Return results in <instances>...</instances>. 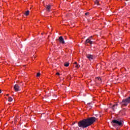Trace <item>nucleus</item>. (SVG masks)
<instances>
[{
	"instance_id": "f257e3e1",
	"label": "nucleus",
	"mask_w": 130,
	"mask_h": 130,
	"mask_svg": "<svg viewBox=\"0 0 130 130\" xmlns=\"http://www.w3.org/2000/svg\"><path fill=\"white\" fill-rule=\"evenodd\" d=\"M96 120L97 118L93 117L85 119L78 122V126L79 127L86 128V127H88V126L92 125V124H93Z\"/></svg>"
},
{
	"instance_id": "f03ea898",
	"label": "nucleus",
	"mask_w": 130,
	"mask_h": 130,
	"mask_svg": "<svg viewBox=\"0 0 130 130\" xmlns=\"http://www.w3.org/2000/svg\"><path fill=\"white\" fill-rule=\"evenodd\" d=\"M128 103H130V96L126 99L123 100L120 103V104L121 105V107H123V106H127Z\"/></svg>"
},
{
	"instance_id": "7ed1b4c3",
	"label": "nucleus",
	"mask_w": 130,
	"mask_h": 130,
	"mask_svg": "<svg viewBox=\"0 0 130 130\" xmlns=\"http://www.w3.org/2000/svg\"><path fill=\"white\" fill-rule=\"evenodd\" d=\"M113 123H115V124H117L118 125H121L122 124V122L121 121H118L117 120H114L112 121Z\"/></svg>"
},
{
	"instance_id": "20e7f679",
	"label": "nucleus",
	"mask_w": 130,
	"mask_h": 130,
	"mask_svg": "<svg viewBox=\"0 0 130 130\" xmlns=\"http://www.w3.org/2000/svg\"><path fill=\"white\" fill-rule=\"evenodd\" d=\"M14 89L15 92H18V91H19L20 90V86H19V85H18L17 84H15L14 85Z\"/></svg>"
},
{
	"instance_id": "39448f33",
	"label": "nucleus",
	"mask_w": 130,
	"mask_h": 130,
	"mask_svg": "<svg viewBox=\"0 0 130 130\" xmlns=\"http://www.w3.org/2000/svg\"><path fill=\"white\" fill-rule=\"evenodd\" d=\"M58 40L60 43H61L62 44H64V40H63V38H62V37H60L58 39Z\"/></svg>"
},
{
	"instance_id": "423d86ee",
	"label": "nucleus",
	"mask_w": 130,
	"mask_h": 130,
	"mask_svg": "<svg viewBox=\"0 0 130 130\" xmlns=\"http://www.w3.org/2000/svg\"><path fill=\"white\" fill-rule=\"evenodd\" d=\"M86 57H87V58H88V59H89V60H91V59H93V57L92 55L87 54L86 55Z\"/></svg>"
},
{
	"instance_id": "0eeeda50",
	"label": "nucleus",
	"mask_w": 130,
	"mask_h": 130,
	"mask_svg": "<svg viewBox=\"0 0 130 130\" xmlns=\"http://www.w3.org/2000/svg\"><path fill=\"white\" fill-rule=\"evenodd\" d=\"M45 8L47 9V10L48 11V12H49V11H50V9H51V6L50 5H46Z\"/></svg>"
},
{
	"instance_id": "6e6552de",
	"label": "nucleus",
	"mask_w": 130,
	"mask_h": 130,
	"mask_svg": "<svg viewBox=\"0 0 130 130\" xmlns=\"http://www.w3.org/2000/svg\"><path fill=\"white\" fill-rule=\"evenodd\" d=\"M74 64H76L75 68H76V69H79V68H80V65H79V64H78V62L75 61L74 62Z\"/></svg>"
},
{
	"instance_id": "1a4fd4ad",
	"label": "nucleus",
	"mask_w": 130,
	"mask_h": 130,
	"mask_svg": "<svg viewBox=\"0 0 130 130\" xmlns=\"http://www.w3.org/2000/svg\"><path fill=\"white\" fill-rule=\"evenodd\" d=\"M8 101L9 102H12V101H13V98H12V97H11V96H9L8 98Z\"/></svg>"
},
{
	"instance_id": "9d476101",
	"label": "nucleus",
	"mask_w": 130,
	"mask_h": 130,
	"mask_svg": "<svg viewBox=\"0 0 130 130\" xmlns=\"http://www.w3.org/2000/svg\"><path fill=\"white\" fill-rule=\"evenodd\" d=\"M30 13V11L29 10L27 11L24 14L25 16H29V13Z\"/></svg>"
},
{
	"instance_id": "9b49d317",
	"label": "nucleus",
	"mask_w": 130,
	"mask_h": 130,
	"mask_svg": "<svg viewBox=\"0 0 130 130\" xmlns=\"http://www.w3.org/2000/svg\"><path fill=\"white\" fill-rule=\"evenodd\" d=\"M64 67H69V66H70V63H69V62H65L64 63Z\"/></svg>"
},
{
	"instance_id": "f8f14e48",
	"label": "nucleus",
	"mask_w": 130,
	"mask_h": 130,
	"mask_svg": "<svg viewBox=\"0 0 130 130\" xmlns=\"http://www.w3.org/2000/svg\"><path fill=\"white\" fill-rule=\"evenodd\" d=\"M117 104H115V105H114L112 107V109L113 110V111H114L115 110L114 109V107L115 106H117Z\"/></svg>"
},
{
	"instance_id": "ddd939ff",
	"label": "nucleus",
	"mask_w": 130,
	"mask_h": 130,
	"mask_svg": "<svg viewBox=\"0 0 130 130\" xmlns=\"http://www.w3.org/2000/svg\"><path fill=\"white\" fill-rule=\"evenodd\" d=\"M90 42V39H87L86 41V43H89Z\"/></svg>"
},
{
	"instance_id": "4468645a",
	"label": "nucleus",
	"mask_w": 130,
	"mask_h": 130,
	"mask_svg": "<svg viewBox=\"0 0 130 130\" xmlns=\"http://www.w3.org/2000/svg\"><path fill=\"white\" fill-rule=\"evenodd\" d=\"M41 74H40V73H38L37 74V77H40Z\"/></svg>"
},
{
	"instance_id": "2eb2a0df",
	"label": "nucleus",
	"mask_w": 130,
	"mask_h": 130,
	"mask_svg": "<svg viewBox=\"0 0 130 130\" xmlns=\"http://www.w3.org/2000/svg\"><path fill=\"white\" fill-rule=\"evenodd\" d=\"M98 3H99L98 1L96 0L95 1V5H97V6H98Z\"/></svg>"
},
{
	"instance_id": "dca6fc26",
	"label": "nucleus",
	"mask_w": 130,
	"mask_h": 130,
	"mask_svg": "<svg viewBox=\"0 0 130 130\" xmlns=\"http://www.w3.org/2000/svg\"><path fill=\"white\" fill-rule=\"evenodd\" d=\"M96 79H98L99 81H101V78L100 77H97Z\"/></svg>"
},
{
	"instance_id": "f3484780",
	"label": "nucleus",
	"mask_w": 130,
	"mask_h": 130,
	"mask_svg": "<svg viewBox=\"0 0 130 130\" xmlns=\"http://www.w3.org/2000/svg\"><path fill=\"white\" fill-rule=\"evenodd\" d=\"M89 12L86 13L85 15L86 16H89Z\"/></svg>"
},
{
	"instance_id": "a211bd4d",
	"label": "nucleus",
	"mask_w": 130,
	"mask_h": 130,
	"mask_svg": "<svg viewBox=\"0 0 130 130\" xmlns=\"http://www.w3.org/2000/svg\"><path fill=\"white\" fill-rule=\"evenodd\" d=\"M92 43H93V42H92V41H89L90 44H92Z\"/></svg>"
},
{
	"instance_id": "6ab92c4d",
	"label": "nucleus",
	"mask_w": 130,
	"mask_h": 130,
	"mask_svg": "<svg viewBox=\"0 0 130 130\" xmlns=\"http://www.w3.org/2000/svg\"><path fill=\"white\" fill-rule=\"evenodd\" d=\"M56 75H57V76H59V73H57Z\"/></svg>"
},
{
	"instance_id": "aec40b11",
	"label": "nucleus",
	"mask_w": 130,
	"mask_h": 130,
	"mask_svg": "<svg viewBox=\"0 0 130 130\" xmlns=\"http://www.w3.org/2000/svg\"><path fill=\"white\" fill-rule=\"evenodd\" d=\"M1 93H2V90L1 89H0V94H1Z\"/></svg>"
},
{
	"instance_id": "412c9836",
	"label": "nucleus",
	"mask_w": 130,
	"mask_h": 130,
	"mask_svg": "<svg viewBox=\"0 0 130 130\" xmlns=\"http://www.w3.org/2000/svg\"><path fill=\"white\" fill-rule=\"evenodd\" d=\"M10 94H6V96H9Z\"/></svg>"
},
{
	"instance_id": "4be33fe9",
	"label": "nucleus",
	"mask_w": 130,
	"mask_h": 130,
	"mask_svg": "<svg viewBox=\"0 0 130 130\" xmlns=\"http://www.w3.org/2000/svg\"><path fill=\"white\" fill-rule=\"evenodd\" d=\"M92 37H93V36H91V37H90V38H92Z\"/></svg>"
},
{
	"instance_id": "5701e85b",
	"label": "nucleus",
	"mask_w": 130,
	"mask_h": 130,
	"mask_svg": "<svg viewBox=\"0 0 130 130\" xmlns=\"http://www.w3.org/2000/svg\"><path fill=\"white\" fill-rule=\"evenodd\" d=\"M35 58H36V56H35Z\"/></svg>"
}]
</instances>
